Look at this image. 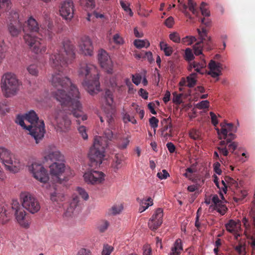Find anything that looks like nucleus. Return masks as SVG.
<instances>
[{
	"instance_id": "nucleus-33",
	"label": "nucleus",
	"mask_w": 255,
	"mask_h": 255,
	"mask_svg": "<svg viewBox=\"0 0 255 255\" xmlns=\"http://www.w3.org/2000/svg\"><path fill=\"white\" fill-rule=\"evenodd\" d=\"M160 49L163 51L166 56H170L173 53V48L164 41H161L159 44Z\"/></svg>"
},
{
	"instance_id": "nucleus-48",
	"label": "nucleus",
	"mask_w": 255,
	"mask_h": 255,
	"mask_svg": "<svg viewBox=\"0 0 255 255\" xmlns=\"http://www.w3.org/2000/svg\"><path fill=\"white\" fill-rule=\"evenodd\" d=\"M196 3L194 2L192 0H188V8L193 14L197 15L198 14V11L196 8Z\"/></svg>"
},
{
	"instance_id": "nucleus-5",
	"label": "nucleus",
	"mask_w": 255,
	"mask_h": 255,
	"mask_svg": "<svg viewBox=\"0 0 255 255\" xmlns=\"http://www.w3.org/2000/svg\"><path fill=\"white\" fill-rule=\"evenodd\" d=\"M0 160L5 170L15 173L23 167V164L19 157L4 147H0Z\"/></svg>"
},
{
	"instance_id": "nucleus-6",
	"label": "nucleus",
	"mask_w": 255,
	"mask_h": 255,
	"mask_svg": "<svg viewBox=\"0 0 255 255\" xmlns=\"http://www.w3.org/2000/svg\"><path fill=\"white\" fill-rule=\"evenodd\" d=\"M15 122L23 129L29 131V134L34 138L36 143H39L43 138L45 133L44 122H39L37 125L34 126H26L24 122L23 117L17 116Z\"/></svg>"
},
{
	"instance_id": "nucleus-12",
	"label": "nucleus",
	"mask_w": 255,
	"mask_h": 255,
	"mask_svg": "<svg viewBox=\"0 0 255 255\" xmlns=\"http://www.w3.org/2000/svg\"><path fill=\"white\" fill-rule=\"evenodd\" d=\"M50 120L53 126H57L62 131L67 130L71 125V121L65 115L64 111L56 112Z\"/></svg>"
},
{
	"instance_id": "nucleus-32",
	"label": "nucleus",
	"mask_w": 255,
	"mask_h": 255,
	"mask_svg": "<svg viewBox=\"0 0 255 255\" xmlns=\"http://www.w3.org/2000/svg\"><path fill=\"white\" fill-rule=\"evenodd\" d=\"M80 205V200L77 195L73 194L72 199L70 203L69 207L68 208L69 212L73 213L76 209Z\"/></svg>"
},
{
	"instance_id": "nucleus-28",
	"label": "nucleus",
	"mask_w": 255,
	"mask_h": 255,
	"mask_svg": "<svg viewBox=\"0 0 255 255\" xmlns=\"http://www.w3.org/2000/svg\"><path fill=\"white\" fill-rule=\"evenodd\" d=\"M22 27V23H21L20 26L18 23L15 24L13 23H9L8 25V31L13 37H16L20 33Z\"/></svg>"
},
{
	"instance_id": "nucleus-40",
	"label": "nucleus",
	"mask_w": 255,
	"mask_h": 255,
	"mask_svg": "<svg viewBox=\"0 0 255 255\" xmlns=\"http://www.w3.org/2000/svg\"><path fill=\"white\" fill-rule=\"evenodd\" d=\"M8 47L4 42H0V59L2 60L6 56Z\"/></svg>"
},
{
	"instance_id": "nucleus-13",
	"label": "nucleus",
	"mask_w": 255,
	"mask_h": 255,
	"mask_svg": "<svg viewBox=\"0 0 255 255\" xmlns=\"http://www.w3.org/2000/svg\"><path fill=\"white\" fill-rule=\"evenodd\" d=\"M80 52L85 56H91L94 54V46L92 39L87 35L81 36L78 42Z\"/></svg>"
},
{
	"instance_id": "nucleus-57",
	"label": "nucleus",
	"mask_w": 255,
	"mask_h": 255,
	"mask_svg": "<svg viewBox=\"0 0 255 255\" xmlns=\"http://www.w3.org/2000/svg\"><path fill=\"white\" fill-rule=\"evenodd\" d=\"M236 226L235 222L233 220H230V222L226 224V227L227 231L232 233L235 230Z\"/></svg>"
},
{
	"instance_id": "nucleus-4",
	"label": "nucleus",
	"mask_w": 255,
	"mask_h": 255,
	"mask_svg": "<svg viewBox=\"0 0 255 255\" xmlns=\"http://www.w3.org/2000/svg\"><path fill=\"white\" fill-rule=\"evenodd\" d=\"M21 85V82L14 73L7 72L2 76L0 88L3 95L6 98L17 95Z\"/></svg>"
},
{
	"instance_id": "nucleus-59",
	"label": "nucleus",
	"mask_w": 255,
	"mask_h": 255,
	"mask_svg": "<svg viewBox=\"0 0 255 255\" xmlns=\"http://www.w3.org/2000/svg\"><path fill=\"white\" fill-rule=\"evenodd\" d=\"M123 120L125 123L131 122L133 124H135L136 123V121L133 117H130L127 114L124 115Z\"/></svg>"
},
{
	"instance_id": "nucleus-44",
	"label": "nucleus",
	"mask_w": 255,
	"mask_h": 255,
	"mask_svg": "<svg viewBox=\"0 0 255 255\" xmlns=\"http://www.w3.org/2000/svg\"><path fill=\"white\" fill-rule=\"evenodd\" d=\"M169 39L173 42L179 43L181 42V39L179 34L176 32H173L169 34Z\"/></svg>"
},
{
	"instance_id": "nucleus-30",
	"label": "nucleus",
	"mask_w": 255,
	"mask_h": 255,
	"mask_svg": "<svg viewBox=\"0 0 255 255\" xmlns=\"http://www.w3.org/2000/svg\"><path fill=\"white\" fill-rule=\"evenodd\" d=\"M7 19L10 23H18L19 26H21L20 20L19 18V14L18 12L15 10H11L8 12L7 14Z\"/></svg>"
},
{
	"instance_id": "nucleus-39",
	"label": "nucleus",
	"mask_w": 255,
	"mask_h": 255,
	"mask_svg": "<svg viewBox=\"0 0 255 255\" xmlns=\"http://www.w3.org/2000/svg\"><path fill=\"white\" fill-rule=\"evenodd\" d=\"M197 39L193 36H186L181 39V43L186 45H191L196 41Z\"/></svg>"
},
{
	"instance_id": "nucleus-19",
	"label": "nucleus",
	"mask_w": 255,
	"mask_h": 255,
	"mask_svg": "<svg viewBox=\"0 0 255 255\" xmlns=\"http://www.w3.org/2000/svg\"><path fill=\"white\" fill-rule=\"evenodd\" d=\"M163 210L161 208L157 209L149 220L148 225L151 230H156L163 222Z\"/></svg>"
},
{
	"instance_id": "nucleus-42",
	"label": "nucleus",
	"mask_w": 255,
	"mask_h": 255,
	"mask_svg": "<svg viewBox=\"0 0 255 255\" xmlns=\"http://www.w3.org/2000/svg\"><path fill=\"white\" fill-rule=\"evenodd\" d=\"M76 192L77 194L80 195L82 198L85 201H87L89 199V196L87 192L84 188L78 187L76 188Z\"/></svg>"
},
{
	"instance_id": "nucleus-14",
	"label": "nucleus",
	"mask_w": 255,
	"mask_h": 255,
	"mask_svg": "<svg viewBox=\"0 0 255 255\" xmlns=\"http://www.w3.org/2000/svg\"><path fill=\"white\" fill-rule=\"evenodd\" d=\"M60 16L67 22L71 21L74 16V5L72 0H66L62 2L59 9Z\"/></svg>"
},
{
	"instance_id": "nucleus-16",
	"label": "nucleus",
	"mask_w": 255,
	"mask_h": 255,
	"mask_svg": "<svg viewBox=\"0 0 255 255\" xmlns=\"http://www.w3.org/2000/svg\"><path fill=\"white\" fill-rule=\"evenodd\" d=\"M44 157L45 160L51 161H63V155L54 145H49L44 151Z\"/></svg>"
},
{
	"instance_id": "nucleus-23",
	"label": "nucleus",
	"mask_w": 255,
	"mask_h": 255,
	"mask_svg": "<svg viewBox=\"0 0 255 255\" xmlns=\"http://www.w3.org/2000/svg\"><path fill=\"white\" fill-rule=\"evenodd\" d=\"M124 156L119 154H116L113 159L111 165V168L113 172L117 173L123 166Z\"/></svg>"
},
{
	"instance_id": "nucleus-52",
	"label": "nucleus",
	"mask_w": 255,
	"mask_h": 255,
	"mask_svg": "<svg viewBox=\"0 0 255 255\" xmlns=\"http://www.w3.org/2000/svg\"><path fill=\"white\" fill-rule=\"evenodd\" d=\"M197 32L200 36V41L199 42L203 43L206 40V37H207V31L205 29L202 28L201 30L199 29H197Z\"/></svg>"
},
{
	"instance_id": "nucleus-50",
	"label": "nucleus",
	"mask_w": 255,
	"mask_h": 255,
	"mask_svg": "<svg viewBox=\"0 0 255 255\" xmlns=\"http://www.w3.org/2000/svg\"><path fill=\"white\" fill-rule=\"evenodd\" d=\"M114 248L109 245H105L102 252V255H110L113 251Z\"/></svg>"
},
{
	"instance_id": "nucleus-34",
	"label": "nucleus",
	"mask_w": 255,
	"mask_h": 255,
	"mask_svg": "<svg viewBox=\"0 0 255 255\" xmlns=\"http://www.w3.org/2000/svg\"><path fill=\"white\" fill-rule=\"evenodd\" d=\"M220 126L221 127V129L220 130L218 128H216L219 136V138L220 139H225L228 135L227 128H226V125L224 123H221L220 124Z\"/></svg>"
},
{
	"instance_id": "nucleus-51",
	"label": "nucleus",
	"mask_w": 255,
	"mask_h": 255,
	"mask_svg": "<svg viewBox=\"0 0 255 255\" xmlns=\"http://www.w3.org/2000/svg\"><path fill=\"white\" fill-rule=\"evenodd\" d=\"M129 140L128 137L124 138L119 143L118 146L120 149H126L129 144Z\"/></svg>"
},
{
	"instance_id": "nucleus-62",
	"label": "nucleus",
	"mask_w": 255,
	"mask_h": 255,
	"mask_svg": "<svg viewBox=\"0 0 255 255\" xmlns=\"http://www.w3.org/2000/svg\"><path fill=\"white\" fill-rule=\"evenodd\" d=\"M209 102L207 100L202 101L197 105V107L199 109H203L208 108Z\"/></svg>"
},
{
	"instance_id": "nucleus-17",
	"label": "nucleus",
	"mask_w": 255,
	"mask_h": 255,
	"mask_svg": "<svg viewBox=\"0 0 255 255\" xmlns=\"http://www.w3.org/2000/svg\"><path fill=\"white\" fill-rule=\"evenodd\" d=\"M98 59L101 67L108 73H112L113 62L108 53L105 50L100 49L99 51Z\"/></svg>"
},
{
	"instance_id": "nucleus-47",
	"label": "nucleus",
	"mask_w": 255,
	"mask_h": 255,
	"mask_svg": "<svg viewBox=\"0 0 255 255\" xmlns=\"http://www.w3.org/2000/svg\"><path fill=\"white\" fill-rule=\"evenodd\" d=\"M207 5L206 3L202 2L200 7L201 13L204 16H209L210 15V12L207 7Z\"/></svg>"
},
{
	"instance_id": "nucleus-15",
	"label": "nucleus",
	"mask_w": 255,
	"mask_h": 255,
	"mask_svg": "<svg viewBox=\"0 0 255 255\" xmlns=\"http://www.w3.org/2000/svg\"><path fill=\"white\" fill-rule=\"evenodd\" d=\"M50 174L52 178L56 181L61 182L64 180L62 175L65 170V165L64 163L55 162L50 166Z\"/></svg>"
},
{
	"instance_id": "nucleus-49",
	"label": "nucleus",
	"mask_w": 255,
	"mask_h": 255,
	"mask_svg": "<svg viewBox=\"0 0 255 255\" xmlns=\"http://www.w3.org/2000/svg\"><path fill=\"white\" fill-rule=\"evenodd\" d=\"M113 41L115 43L118 45H122L125 43V40L120 35L119 33L115 34L113 37Z\"/></svg>"
},
{
	"instance_id": "nucleus-21",
	"label": "nucleus",
	"mask_w": 255,
	"mask_h": 255,
	"mask_svg": "<svg viewBox=\"0 0 255 255\" xmlns=\"http://www.w3.org/2000/svg\"><path fill=\"white\" fill-rule=\"evenodd\" d=\"M48 194L50 200L54 204H59L65 200L63 193L54 187L49 189Z\"/></svg>"
},
{
	"instance_id": "nucleus-55",
	"label": "nucleus",
	"mask_w": 255,
	"mask_h": 255,
	"mask_svg": "<svg viewBox=\"0 0 255 255\" xmlns=\"http://www.w3.org/2000/svg\"><path fill=\"white\" fill-rule=\"evenodd\" d=\"M78 131L84 139H88V136L87 133V129L84 126H80L78 128Z\"/></svg>"
},
{
	"instance_id": "nucleus-37",
	"label": "nucleus",
	"mask_w": 255,
	"mask_h": 255,
	"mask_svg": "<svg viewBox=\"0 0 255 255\" xmlns=\"http://www.w3.org/2000/svg\"><path fill=\"white\" fill-rule=\"evenodd\" d=\"M197 74L196 73H192L187 77V86L189 88L193 87L196 84Z\"/></svg>"
},
{
	"instance_id": "nucleus-3",
	"label": "nucleus",
	"mask_w": 255,
	"mask_h": 255,
	"mask_svg": "<svg viewBox=\"0 0 255 255\" xmlns=\"http://www.w3.org/2000/svg\"><path fill=\"white\" fill-rule=\"evenodd\" d=\"M108 145L107 140L104 137L96 136L94 140L93 145L90 148L89 157L91 161V166H99L103 162L105 157V149Z\"/></svg>"
},
{
	"instance_id": "nucleus-10",
	"label": "nucleus",
	"mask_w": 255,
	"mask_h": 255,
	"mask_svg": "<svg viewBox=\"0 0 255 255\" xmlns=\"http://www.w3.org/2000/svg\"><path fill=\"white\" fill-rule=\"evenodd\" d=\"M23 39L25 42L35 53H43L46 51V48L41 43V39L32 34L25 32Z\"/></svg>"
},
{
	"instance_id": "nucleus-27",
	"label": "nucleus",
	"mask_w": 255,
	"mask_h": 255,
	"mask_svg": "<svg viewBox=\"0 0 255 255\" xmlns=\"http://www.w3.org/2000/svg\"><path fill=\"white\" fill-rule=\"evenodd\" d=\"M183 250L182 241L178 239L176 240L171 248L169 255H179Z\"/></svg>"
},
{
	"instance_id": "nucleus-7",
	"label": "nucleus",
	"mask_w": 255,
	"mask_h": 255,
	"mask_svg": "<svg viewBox=\"0 0 255 255\" xmlns=\"http://www.w3.org/2000/svg\"><path fill=\"white\" fill-rule=\"evenodd\" d=\"M20 201L22 208L31 214L37 213L40 209V203L35 196L28 191L20 194Z\"/></svg>"
},
{
	"instance_id": "nucleus-38",
	"label": "nucleus",
	"mask_w": 255,
	"mask_h": 255,
	"mask_svg": "<svg viewBox=\"0 0 255 255\" xmlns=\"http://www.w3.org/2000/svg\"><path fill=\"white\" fill-rule=\"evenodd\" d=\"M10 109L8 107L7 102L4 101H0V115H5L9 113Z\"/></svg>"
},
{
	"instance_id": "nucleus-53",
	"label": "nucleus",
	"mask_w": 255,
	"mask_h": 255,
	"mask_svg": "<svg viewBox=\"0 0 255 255\" xmlns=\"http://www.w3.org/2000/svg\"><path fill=\"white\" fill-rule=\"evenodd\" d=\"M150 125L154 129V133H155L156 128L158 127V120L154 117H152L149 120Z\"/></svg>"
},
{
	"instance_id": "nucleus-24",
	"label": "nucleus",
	"mask_w": 255,
	"mask_h": 255,
	"mask_svg": "<svg viewBox=\"0 0 255 255\" xmlns=\"http://www.w3.org/2000/svg\"><path fill=\"white\" fill-rule=\"evenodd\" d=\"M27 28L30 32H38L40 29V26L32 16L28 17L27 20L25 21Z\"/></svg>"
},
{
	"instance_id": "nucleus-31",
	"label": "nucleus",
	"mask_w": 255,
	"mask_h": 255,
	"mask_svg": "<svg viewBox=\"0 0 255 255\" xmlns=\"http://www.w3.org/2000/svg\"><path fill=\"white\" fill-rule=\"evenodd\" d=\"M237 136L232 133L228 134V138H227V142L228 144L229 150L232 151V153H234V151L236 149L238 146V143L235 141H232L233 140L236 139Z\"/></svg>"
},
{
	"instance_id": "nucleus-1",
	"label": "nucleus",
	"mask_w": 255,
	"mask_h": 255,
	"mask_svg": "<svg viewBox=\"0 0 255 255\" xmlns=\"http://www.w3.org/2000/svg\"><path fill=\"white\" fill-rule=\"evenodd\" d=\"M75 57V48L74 44L69 39L64 40L62 51L55 52L50 57V65L58 71V73L54 72L52 74L50 81L55 88L52 92L53 96L61 105L67 106L68 110L75 117H81L84 121L87 120V117L83 112L79 90L68 77L62 74L63 68L71 63Z\"/></svg>"
},
{
	"instance_id": "nucleus-9",
	"label": "nucleus",
	"mask_w": 255,
	"mask_h": 255,
	"mask_svg": "<svg viewBox=\"0 0 255 255\" xmlns=\"http://www.w3.org/2000/svg\"><path fill=\"white\" fill-rule=\"evenodd\" d=\"M28 169L33 177L41 183H46L48 181V172L41 163L34 162L29 166Z\"/></svg>"
},
{
	"instance_id": "nucleus-36",
	"label": "nucleus",
	"mask_w": 255,
	"mask_h": 255,
	"mask_svg": "<svg viewBox=\"0 0 255 255\" xmlns=\"http://www.w3.org/2000/svg\"><path fill=\"white\" fill-rule=\"evenodd\" d=\"M133 44L137 48H147L150 45V43L147 39H135Z\"/></svg>"
},
{
	"instance_id": "nucleus-45",
	"label": "nucleus",
	"mask_w": 255,
	"mask_h": 255,
	"mask_svg": "<svg viewBox=\"0 0 255 255\" xmlns=\"http://www.w3.org/2000/svg\"><path fill=\"white\" fill-rule=\"evenodd\" d=\"M192 65L197 72L202 74L201 70L206 67V62L205 61H203L201 63L194 62Z\"/></svg>"
},
{
	"instance_id": "nucleus-61",
	"label": "nucleus",
	"mask_w": 255,
	"mask_h": 255,
	"mask_svg": "<svg viewBox=\"0 0 255 255\" xmlns=\"http://www.w3.org/2000/svg\"><path fill=\"white\" fill-rule=\"evenodd\" d=\"M189 135L191 138L193 139H197L199 138L200 136V132L199 130L196 129H192L190 131Z\"/></svg>"
},
{
	"instance_id": "nucleus-58",
	"label": "nucleus",
	"mask_w": 255,
	"mask_h": 255,
	"mask_svg": "<svg viewBox=\"0 0 255 255\" xmlns=\"http://www.w3.org/2000/svg\"><path fill=\"white\" fill-rule=\"evenodd\" d=\"M157 176L161 180L165 179L169 176V174L165 169H163L157 173Z\"/></svg>"
},
{
	"instance_id": "nucleus-35",
	"label": "nucleus",
	"mask_w": 255,
	"mask_h": 255,
	"mask_svg": "<svg viewBox=\"0 0 255 255\" xmlns=\"http://www.w3.org/2000/svg\"><path fill=\"white\" fill-rule=\"evenodd\" d=\"M124 209L123 204L119 203L114 205L110 209V214L112 215L120 214Z\"/></svg>"
},
{
	"instance_id": "nucleus-22",
	"label": "nucleus",
	"mask_w": 255,
	"mask_h": 255,
	"mask_svg": "<svg viewBox=\"0 0 255 255\" xmlns=\"http://www.w3.org/2000/svg\"><path fill=\"white\" fill-rule=\"evenodd\" d=\"M210 71L208 74L213 78L219 77L221 74L222 65L220 63L216 62L214 60H211L208 65Z\"/></svg>"
},
{
	"instance_id": "nucleus-41",
	"label": "nucleus",
	"mask_w": 255,
	"mask_h": 255,
	"mask_svg": "<svg viewBox=\"0 0 255 255\" xmlns=\"http://www.w3.org/2000/svg\"><path fill=\"white\" fill-rule=\"evenodd\" d=\"M80 4L90 9H92L94 7V0H79Z\"/></svg>"
},
{
	"instance_id": "nucleus-20",
	"label": "nucleus",
	"mask_w": 255,
	"mask_h": 255,
	"mask_svg": "<svg viewBox=\"0 0 255 255\" xmlns=\"http://www.w3.org/2000/svg\"><path fill=\"white\" fill-rule=\"evenodd\" d=\"M18 116L23 117L26 126H34L37 125L39 122H43L42 120H39L37 114L33 110L29 111L24 116L18 115Z\"/></svg>"
},
{
	"instance_id": "nucleus-26",
	"label": "nucleus",
	"mask_w": 255,
	"mask_h": 255,
	"mask_svg": "<svg viewBox=\"0 0 255 255\" xmlns=\"http://www.w3.org/2000/svg\"><path fill=\"white\" fill-rule=\"evenodd\" d=\"M220 196L221 198V200H220L217 195H214L212 197V202L214 203L215 206L218 207H221L223 209V211L221 212L222 214H224L226 211V208L225 207V206L223 205L224 203L226 202V201L224 199L223 194L220 192Z\"/></svg>"
},
{
	"instance_id": "nucleus-25",
	"label": "nucleus",
	"mask_w": 255,
	"mask_h": 255,
	"mask_svg": "<svg viewBox=\"0 0 255 255\" xmlns=\"http://www.w3.org/2000/svg\"><path fill=\"white\" fill-rule=\"evenodd\" d=\"M10 214L7 206L0 205V224L4 225L8 222Z\"/></svg>"
},
{
	"instance_id": "nucleus-2",
	"label": "nucleus",
	"mask_w": 255,
	"mask_h": 255,
	"mask_svg": "<svg viewBox=\"0 0 255 255\" xmlns=\"http://www.w3.org/2000/svg\"><path fill=\"white\" fill-rule=\"evenodd\" d=\"M78 73L79 77L84 79L82 84L91 95L97 94L100 91L99 77L94 65L82 62L78 67Z\"/></svg>"
},
{
	"instance_id": "nucleus-54",
	"label": "nucleus",
	"mask_w": 255,
	"mask_h": 255,
	"mask_svg": "<svg viewBox=\"0 0 255 255\" xmlns=\"http://www.w3.org/2000/svg\"><path fill=\"white\" fill-rule=\"evenodd\" d=\"M27 70L29 73L32 75L37 76L38 74V70L37 69V66L35 65H30L27 67Z\"/></svg>"
},
{
	"instance_id": "nucleus-64",
	"label": "nucleus",
	"mask_w": 255,
	"mask_h": 255,
	"mask_svg": "<svg viewBox=\"0 0 255 255\" xmlns=\"http://www.w3.org/2000/svg\"><path fill=\"white\" fill-rule=\"evenodd\" d=\"M77 255H92L91 251L88 250L86 249L85 248H81L80 249L77 254Z\"/></svg>"
},
{
	"instance_id": "nucleus-29",
	"label": "nucleus",
	"mask_w": 255,
	"mask_h": 255,
	"mask_svg": "<svg viewBox=\"0 0 255 255\" xmlns=\"http://www.w3.org/2000/svg\"><path fill=\"white\" fill-rule=\"evenodd\" d=\"M139 204V207L138 210L140 213H142L153 204V200L151 197H148L147 199H140Z\"/></svg>"
},
{
	"instance_id": "nucleus-18",
	"label": "nucleus",
	"mask_w": 255,
	"mask_h": 255,
	"mask_svg": "<svg viewBox=\"0 0 255 255\" xmlns=\"http://www.w3.org/2000/svg\"><path fill=\"white\" fill-rule=\"evenodd\" d=\"M105 107L104 108L105 112H107L106 120L109 124H110L113 120L112 115L114 111V106H113V97L112 93L110 90H106L105 95Z\"/></svg>"
},
{
	"instance_id": "nucleus-63",
	"label": "nucleus",
	"mask_w": 255,
	"mask_h": 255,
	"mask_svg": "<svg viewBox=\"0 0 255 255\" xmlns=\"http://www.w3.org/2000/svg\"><path fill=\"white\" fill-rule=\"evenodd\" d=\"M143 255H152V250L150 245L147 244L143 247Z\"/></svg>"
},
{
	"instance_id": "nucleus-46",
	"label": "nucleus",
	"mask_w": 255,
	"mask_h": 255,
	"mask_svg": "<svg viewBox=\"0 0 255 255\" xmlns=\"http://www.w3.org/2000/svg\"><path fill=\"white\" fill-rule=\"evenodd\" d=\"M110 223L107 220L101 221L98 226V229L101 232H104L107 230L109 226Z\"/></svg>"
},
{
	"instance_id": "nucleus-60",
	"label": "nucleus",
	"mask_w": 255,
	"mask_h": 255,
	"mask_svg": "<svg viewBox=\"0 0 255 255\" xmlns=\"http://www.w3.org/2000/svg\"><path fill=\"white\" fill-rule=\"evenodd\" d=\"M224 124L226 125V128H227L228 133H232L233 132H236L237 131V128L236 127H234L233 124L232 123L229 124Z\"/></svg>"
},
{
	"instance_id": "nucleus-8",
	"label": "nucleus",
	"mask_w": 255,
	"mask_h": 255,
	"mask_svg": "<svg viewBox=\"0 0 255 255\" xmlns=\"http://www.w3.org/2000/svg\"><path fill=\"white\" fill-rule=\"evenodd\" d=\"M11 208L14 211V216L17 223L22 227L28 228L30 224L27 214L17 201H13Z\"/></svg>"
},
{
	"instance_id": "nucleus-56",
	"label": "nucleus",
	"mask_w": 255,
	"mask_h": 255,
	"mask_svg": "<svg viewBox=\"0 0 255 255\" xmlns=\"http://www.w3.org/2000/svg\"><path fill=\"white\" fill-rule=\"evenodd\" d=\"M185 58L188 61H192L194 59V56L191 49L189 48H186L185 51Z\"/></svg>"
},
{
	"instance_id": "nucleus-11",
	"label": "nucleus",
	"mask_w": 255,
	"mask_h": 255,
	"mask_svg": "<svg viewBox=\"0 0 255 255\" xmlns=\"http://www.w3.org/2000/svg\"><path fill=\"white\" fill-rule=\"evenodd\" d=\"M83 177L88 184L97 185L104 182L106 175L102 171L89 169L84 173Z\"/></svg>"
},
{
	"instance_id": "nucleus-43",
	"label": "nucleus",
	"mask_w": 255,
	"mask_h": 255,
	"mask_svg": "<svg viewBox=\"0 0 255 255\" xmlns=\"http://www.w3.org/2000/svg\"><path fill=\"white\" fill-rule=\"evenodd\" d=\"M202 43L198 42L193 46L194 53L195 55L198 56L202 54L203 46L201 45Z\"/></svg>"
}]
</instances>
